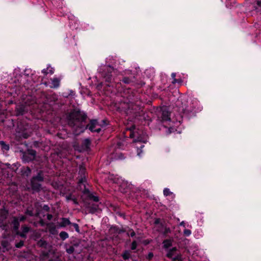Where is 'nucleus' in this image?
<instances>
[{
	"label": "nucleus",
	"mask_w": 261,
	"mask_h": 261,
	"mask_svg": "<svg viewBox=\"0 0 261 261\" xmlns=\"http://www.w3.org/2000/svg\"><path fill=\"white\" fill-rule=\"evenodd\" d=\"M12 224L13 225V229L15 231H18L20 226L18 218L16 217H14L13 218Z\"/></svg>",
	"instance_id": "obj_11"
},
{
	"label": "nucleus",
	"mask_w": 261,
	"mask_h": 261,
	"mask_svg": "<svg viewBox=\"0 0 261 261\" xmlns=\"http://www.w3.org/2000/svg\"><path fill=\"white\" fill-rule=\"evenodd\" d=\"M44 175L42 171H39L37 174L33 176L30 180L31 189L34 192H39L42 190L41 182L44 181Z\"/></svg>",
	"instance_id": "obj_2"
},
{
	"label": "nucleus",
	"mask_w": 261,
	"mask_h": 261,
	"mask_svg": "<svg viewBox=\"0 0 261 261\" xmlns=\"http://www.w3.org/2000/svg\"><path fill=\"white\" fill-rule=\"evenodd\" d=\"M130 256V254L128 251H125L122 254V258L125 260L129 258Z\"/></svg>",
	"instance_id": "obj_26"
},
{
	"label": "nucleus",
	"mask_w": 261,
	"mask_h": 261,
	"mask_svg": "<svg viewBox=\"0 0 261 261\" xmlns=\"http://www.w3.org/2000/svg\"><path fill=\"white\" fill-rule=\"evenodd\" d=\"M64 248L66 250V252L69 254H72L74 251V246L72 245H69L68 244H65L64 245Z\"/></svg>",
	"instance_id": "obj_15"
},
{
	"label": "nucleus",
	"mask_w": 261,
	"mask_h": 261,
	"mask_svg": "<svg viewBox=\"0 0 261 261\" xmlns=\"http://www.w3.org/2000/svg\"><path fill=\"white\" fill-rule=\"evenodd\" d=\"M60 80L58 78H53L51 79L52 86H50L53 88H57L60 86Z\"/></svg>",
	"instance_id": "obj_14"
},
{
	"label": "nucleus",
	"mask_w": 261,
	"mask_h": 261,
	"mask_svg": "<svg viewBox=\"0 0 261 261\" xmlns=\"http://www.w3.org/2000/svg\"><path fill=\"white\" fill-rule=\"evenodd\" d=\"M91 141L89 139H85L82 143V147L84 149H88L90 148Z\"/></svg>",
	"instance_id": "obj_17"
},
{
	"label": "nucleus",
	"mask_w": 261,
	"mask_h": 261,
	"mask_svg": "<svg viewBox=\"0 0 261 261\" xmlns=\"http://www.w3.org/2000/svg\"><path fill=\"white\" fill-rule=\"evenodd\" d=\"M173 259V260L174 261H175V260H178V261H182L181 260V256L180 255H177L174 257L173 256V257L172 258Z\"/></svg>",
	"instance_id": "obj_37"
},
{
	"label": "nucleus",
	"mask_w": 261,
	"mask_h": 261,
	"mask_svg": "<svg viewBox=\"0 0 261 261\" xmlns=\"http://www.w3.org/2000/svg\"><path fill=\"white\" fill-rule=\"evenodd\" d=\"M163 193L165 196H170L173 194V193L171 192L168 188H165L163 191Z\"/></svg>",
	"instance_id": "obj_27"
},
{
	"label": "nucleus",
	"mask_w": 261,
	"mask_h": 261,
	"mask_svg": "<svg viewBox=\"0 0 261 261\" xmlns=\"http://www.w3.org/2000/svg\"><path fill=\"white\" fill-rule=\"evenodd\" d=\"M48 256H49L48 252H43L40 255V259L41 260H43V259H45V258H48Z\"/></svg>",
	"instance_id": "obj_29"
},
{
	"label": "nucleus",
	"mask_w": 261,
	"mask_h": 261,
	"mask_svg": "<svg viewBox=\"0 0 261 261\" xmlns=\"http://www.w3.org/2000/svg\"><path fill=\"white\" fill-rule=\"evenodd\" d=\"M257 5H258L259 6H261V2H260V1H257Z\"/></svg>",
	"instance_id": "obj_52"
},
{
	"label": "nucleus",
	"mask_w": 261,
	"mask_h": 261,
	"mask_svg": "<svg viewBox=\"0 0 261 261\" xmlns=\"http://www.w3.org/2000/svg\"><path fill=\"white\" fill-rule=\"evenodd\" d=\"M70 224H71V223L68 218H63L61 219L60 225L62 227H64Z\"/></svg>",
	"instance_id": "obj_16"
},
{
	"label": "nucleus",
	"mask_w": 261,
	"mask_h": 261,
	"mask_svg": "<svg viewBox=\"0 0 261 261\" xmlns=\"http://www.w3.org/2000/svg\"><path fill=\"white\" fill-rule=\"evenodd\" d=\"M163 244L165 248H168L172 245L171 241L169 240H166L164 241Z\"/></svg>",
	"instance_id": "obj_24"
},
{
	"label": "nucleus",
	"mask_w": 261,
	"mask_h": 261,
	"mask_svg": "<svg viewBox=\"0 0 261 261\" xmlns=\"http://www.w3.org/2000/svg\"><path fill=\"white\" fill-rule=\"evenodd\" d=\"M54 69L50 66V68L48 69V73L52 74L54 73Z\"/></svg>",
	"instance_id": "obj_47"
},
{
	"label": "nucleus",
	"mask_w": 261,
	"mask_h": 261,
	"mask_svg": "<svg viewBox=\"0 0 261 261\" xmlns=\"http://www.w3.org/2000/svg\"><path fill=\"white\" fill-rule=\"evenodd\" d=\"M176 76V73H172L171 74V77L173 79V82L172 83L175 84L176 83V79H175Z\"/></svg>",
	"instance_id": "obj_40"
},
{
	"label": "nucleus",
	"mask_w": 261,
	"mask_h": 261,
	"mask_svg": "<svg viewBox=\"0 0 261 261\" xmlns=\"http://www.w3.org/2000/svg\"><path fill=\"white\" fill-rule=\"evenodd\" d=\"M48 231L50 233L53 235L56 234L57 233V230L55 226L49 228Z\"/></svg>",
	"instance_id": "obj_28"
},
{
	"label": "nucleus",
	"mask_w": 261,
	"mask_h": 261,
	"mask_svg": "<svg viewBox=\"0 0 261 261\" xmlns=\"http://www.w3.org/2000/svg\"><path fill=\"white\" fill-rule=\"evenodd\" d=\"M197 103V102L196 100L191 101L189 105L185 107L186 108L184 110V112L189 113L193 111L194 109V108H196ZM182 108H184V107L182 106Z\"/></svg>",
	"instance_id": "obj_7"
},
{
	"label": "nucleus",
	"mask_w": 261,
	"mask_h": 261,
	"mask_svg": "<svg viewBox=\"0 0 261 261\" xmlns=\"http://www.w3.org/2000/svg\"><path fill=\"white\" fill-rule=\"evenodd\" d=\"M22 231L26 234L30 231V227L26 225H22L21 227Z\"/></svg>",
	"instance_id": "obj_30"
},
{
	"label": "nucleus",
	"mask_w": 261,
	"mask_h": 261,
	"mask_svg": "<svg viewBox=\"0 0 261 261\" xmlns=\"http://www.w3.org/2000/svg\"><path fill=\"white\" fill-rule=\"evenodd\" d=\"M80 244V242L77 241V242H74L72 246H74V248L75 247H78L79 246Z\"/></svg>",
	"instance_id": "obj_45"
},
{
	"label": "nucleus",
	"mask_w": 261,
	"mask_h": 261,
	"mask_svg": "<svg viewBox=\"0 0 261 261\" xmlns=\"http://www.w3.org/2000/svg\"><path fill=\"white\" fill-rule=\"evenodd\" d=\"M72 201H73V202L74 204H75V205L79 204V202H78L76 198L75 197L72 199Z\"/></svg>",
	"instance_id": "obj_48"
},
{
	"label": "nucleus",
	"mask_w": 261,
	"mask_h": 261,
	"mask_svg": "<svg viewBox=\"0 0 261 261\" xmlns=\"http://www.w3.org/2000/svg\"><path fill=\"white\" fill-rule=\"evenodd\" d=\"M153 256V253L152 252H149L148 254V256H147V258L149 259H150L152 258V257Z\"/></svg>",
	"instance_id": "obj_46"
},
{
	"label": "nucleus",
	"mask_w": 261,
	"mask_h": 261,
	"mask_svg": "<svg viewBox=\"0 0 261 261\" xmlns=\"http://www.w3.org/2000/svg\"><path fill=\"white\" fill-rule=\"evenodd\" d=\"M18 219L19 222L24 221L26 219V217L24 216H21L18 218Z\"/></svg>",
	"instance_id": "obj_42"
},
{
	"label": "nucleus",
	"mask_w": 261,
	"mask_h": 261,
	"mask_svg": "<svg viewBox=\"0 0 261 261\" xmlns=\"http://www.w3.org/2000/svg\"><path fill=\"white\" fill-rule=\"evenodd\" d=\"M129 232H127V235L130 236L131 237H133L135 236V232L133 229H130L129 230Z\"/></svg>",
	"instance_id": "obj_38"
},
{
	"label": "nucleus",
	"mask_w": 261,
	"mask_h": 261,
	"mask_svg": "<svg viewBox=\"0 0 261 261\" xmlns=\"http://www.w3.org/2000/svg\"><path fill=\"white\" fill-rule=\"evenodd\" d=\"M170 113L166 109H163L161 113V120L162 121H170Z\"/></svg>",
	"instance_id": "obj_8"
},
{
	"label": "nucleus",
	"mask_w": 261,
	"mask_h": 261,
	"mask_svg": "<svg viewBox=\"0 0 261 261\" xmlns=\"http://www.w3.org/2000/svg\"><path fill=\"white\" fill-rule=\"evenodd\" d=\"M89 197H90V199H92V200H93L95 202H98L99 201V198L98 196H94V195L91 194L89 196Z\"/></svg>",
	"instance_id": "obj_31"
},
{
	"label": "nucleus",
	"mask_w": 261,
	"mask_h": 261,
	"mask_svg": "<svg viewBox=\"0 0 261 261\" xmlns=\"http://www.w3.org/2000/svg\"><path fill=\"white\" fill-rule=\"evenodd\" d=\"M24 112V107L23 106H19L16 109V113L17 115H22Z\"/></svg>",
	"instance_id": "obj_20"
},
{
	"label": "nucleus",
	"mask_w": 261,
	"mask_h": 261,
	"mask_svg": "<svg viewBox=\"0 0 261 261\" xmlns=\"http://www.w3.org/2000/svg\"><path fill=\"white\" fill-rule=\"evenodd\" d=\"M184 234L186 236H190L191 234V231L190 230H189V229H186L184 231Z\"/></svg>",
	"instance_id": "obj_36"
},
{
	"label": "nucleus",
	"mask_w": 261,
	"mask_h": 261,
	"mask_svg": "<svg viewBox=\"0 0 261 261\" xmlns=\"http://www.w3.org/2000/svg\"><path fill=\"white\" fill-rule=\"evenodd\" d=\"M36 151L34 150H29L23 155V160L25 162H29L35 158Z\"/></svg>",
	"instance_id": "obj_6"
},
{
	"label": "nucleus",
	"mask_w": 261,
	"mask_h": 261,
	"mask_svg": "<svg viewBox=\"0 0 261 261\" xmlns=\"http://www.w3.org/2000/svg\"><path fill=\"white\" fill-rule=\"evenodd\" d=\"M8 215V211L5 209L0 210V222H3L6 219Z\"/></svg>",
	"instance_id": "obj_12"
},
{
	"label": "nucleus",
	"mask_w": 261,
	"mask_h": 261,
	"mask_svg": "<svg viewBox=\"0 0 261 261\" xmlns=\"http://www.w3.org/2000/svg\"><path fill=\"white\" fill-rule=\"evenodd\" d=\"M79 174L81 175V177L78 181L79 186L81 187L83 185L85 188V183L86 182V178L85 176V169L84 168H81L79 171ZM89 192L88 189L85 188L84 192L85 193H88Z\"/></svg>",
	"instance_id": "obj_4"
},
{
	"label": "nucleus",
	"mask_w": 261,
	"mask_h": 261,
	"mask_svg": "<svg viewBox=\"0 0 261 261\" xmlns=\"http://www.w3.org/2000/svg\"><path fill=\"white\" fill-rule=\"evenodd\" d=\"M152 69H147V70H146V72H149V71H152Z\"/></svg>",
	"instance_id": "obj_53"
},
{
	"label": "nucleus",
	"mask_w": 261,
	"mask_h": 261,
	"mask_svg": "<svg viewBox=\"0 0 261 261\" xmlns=\"http://www.w3.org/2000/svg\"><path fill=\"white\" fill-rule=\"evenodd\" d=\"M176 250V248L175 247L173 248L172 249H170L167 254V256L169 258H172L174 255V252Z\"/></svg>",
	"instance_id": "obj_25"
},
{
	"label": "nucleus",
	"mask_w": 261,
	"mask_h": 261,
	"mask_svg": "<svg viewBox=\"0 0 261 261\" xmlns=\"http://www.w3.org/2000/svg\"><path fill=\"white\" fill-rule=\"evenodd\" d=\"M110 158L112 160H122L124 158L121 153L117 152L111 153Z\"/></svg>",
	"instance_id": "obj_9"
},
{
	"label": "nucleus",
	"mask_w": 261,
	"mask_h": 261,
	"mask_svg": "<svg viewBox=\"0 0 261 261\" xmlns=\"http://www.w3.org/2000/svg\"><path fill=\"white\" fill-rule=\"evenodd\" d=\"M43 210H44L46 212H48L50 210V208L47 205H44L43 206Z\"/></svg>",
	"instance_id": "obj_43"
},
{
	"label": "nucleus",
	"mask_w": 261,
	"mask_h": 261,
	"mask_svg": "<svg viewBox=\"0 0 261 261\" xmlns=\"http://www.w3.org/2000/svg\"><path fill=\"white\" fill-rule=\"evenodd\" d=\"M145 141L143 140L141 138L138 137L134 141V146L137 148V154L140 155L142 153V149L144 147V145L142 144L145 143Z\"/></svg>",
	"instance_id": "obj_5"
},
{
	"label": "nucleus",
	"mask_w": 261,
	"mask_h": 261,
	"mask_svg": "<svg viewBox=\"0 0 261 261\" xmlns=\"http://www.w3.org/2000/svg\"><path fill=\"white\" fill-rule=\"evenodd\" d=\"M25 213L30 216H35L36 217H39V212H37L35 214H34V208L32 206H28L26 210V211Z\"/></svg>",
	"instance_id": "obj_10"
},
{
	"label": "nucleus",
	"mask_w": 261,
	"mask_h": 261,
	"mask_svg": "<svg viewBox=\"0 0 261 261\" xmlns=\"http://www.w3.org/2000/svg\"><path fill=\"white\" fill-rule=\"evenodd\" d=\"M88 208L89 210V213L91 214H94L96 213L98 209V205L97 204H89Z\"/></svg>",
	"instance_id": "obj_13"
},
{
	"label": "nucleus",
	"mask_w": 261,
	"mask_h": 261,
	"mask_svg": "<svg viewBox=\"0 0 261 261\" xmlns=\"http://www.w3.org/2000/svg\"><path fill=\"white\" fill-rule=\"evenodd\" d=\"M21 172H22V174L23 176L28 177L31 175V169L29 167H24L22 169Z\"/></svg>",
	"instance_id": "obj_18"
},
{
	"label": "nucleus",
	"mask_w": 261,
	"mask_h": 261,
	"mask_svg": "<svg viewBox=\"0 0 261 261\" xmlns=\"http://www.w3.org/2000/svg\"><path fill=\"white\" fill-rule=\"evenodd\" d=\"M0 145L1 147V149L3 151H8L9 150V145L8 144H7L4 141H0Z\"/></svg>",
	"instance_id": "obj_21"
},
{
	"label": "nucleus",
	"mask_w": 261,
	"mask_h": 261,
	"mask_svg": "<svg viewBox=\"0 0 261 261\" xmlns=\"http://www.w3.org/2000/svg\"><path fill=\"white\" fill-rule=\"evenodd\" d=\"M17 234L19 235L22 238H26V233L21 231V232H19L18 231H17V233H16Z\"/></svg>",
	"instance_id": "obj_39"
},
{
	"label": "nucleus",
	"mask_w": 261,
	"mask_h": 261,
	"mask_svg": "<svg viewBox=\"0 0 261 261\" xmlns=\"http://www.w3.org/2000/svg\"><path fill=\"white\" fill-rule=\"evenodd\" d=\"M29 136V135L28 134H24L23 135V138H28Z\"/></svg>",
	"instance_id": "obj_50"
},
{
	"label": "nucleus",
	"mask_w": 261,
	"mask_h": 261,
	"mask_svg": "<svg viewBox=\"0 0 261 261\" xmlns=\"http://www.w3.org/2000/svg\"><path fill=\"white\" fill-rule=\"evenodd\" d=\"M129 137L130 138H133L134 137V134L133 133H130V135H129Z\"/></svg>",
	"instance_id": "obj_51"
},
{
	"label": "nucleus",
	"mask_w": 261,
	"mask_h": 261,
	"mask_svg": "<svg viewBox=\"0 0 261 261\" xmlns=\"http://www.w3.org/2000/svg\"><path fill=\"white\" fill-rule=\"evenodd\" d=\"M87 119L86 114L80 110H74L68 116V124L75 130L74 134H79L83 132L85 128H88L92 132L99 133L101 130L100 125L96 119L91 120L89 124H85Z\"/></svg>",
	"instance_id": "obj_1"
},
{
	"label": "nucleus",
	"mask_w": 261,
	"mask_h": 261,
	"mask_svg": "<svg viewBox=\"0 0 261 261\" xmlns=\"http://www.w3.org/2000/svg\"><path fill=\"white\" fill-rule=\"evenodd\" d=\"M134 76L131 77L125 76L122 79V81L125 84H128L132 82H133L134 81Z\"/></svg>",
	"instance_id": "obj_19"
},
{
	"label": "nucleus",
	"mask_w": 261,
	"mask_h": 261,
	"mask_svg": "<svg viewBox=\"0 0 261 261\" xmlns=\"http://www.w3.org/2000/svg\"><path fill=\"white\" fill-rule=\"evenodd\" d=\"M115 69L111 66L105 65L100 69L101 76L108 83H111L113 80L112 72H114Z\"/></svg>",
	"instance_id": "obj_3"
},
{
	"label": "nucleus",
	"mask_w": 261,
	"mask_h": 261,
	"mask_svg": "<svg viewBox=\"0 0 261 261\" xmlns=\"http://www.w3.org/2000/svg\"><path fill=\"white\" fill-rule=\"evenodd\" d=\"M50 68V65H48L46 69H44L42 70V72L44 73L45 75H47L48 72V69Z\"/></svg>",
	"instance_id": "obj_41"
},
{
	"label": "nucleus",
	"mask_w": 261,
	"mask_h": 261,
	"mask_svg": "<svg viewBox=\"0 0 261 261\" xmlns=\"http://www.w3.org/2000/svg\"><path fill=\"white\" fill-rule=\"evenodd\" d=\"M59 236L61 238V240H62L63 241L66 240V239H67L68 237H69V235L68 234L67 232H66V231H61L60 234H59Z\"/></svg>",
	"instance_id": "obj_23"
},
{
	"label": "nucleus",
	"mask_w": 261,
	"mask_h": 261,
	"mask_svg": "<svg viewBox=\"0 0 261 261\" xmlns=\"http://www.w3.org/2000/svg\"><path fill=\"white\" fill-rule=\"evenodd\" d=\"M66 199L67 201H69L70 200H72V199L74 197V196H73L72 194H70L68 195H66Z\"/></svg>",
	"instance_id": "obj_34"
},
{
	"label": "nucleus",
	"mask_w": 261,
	"mask_h": 261,
	"mask_svg": "<svg viewBox=\"0 0 261 261\" xmlns=\"http://www.w3.org/2000/svg\"><path fill=\"white\" fill-rule=\"evenodd\" d=\"M39 223L42 226H44L45 225V223L42 219H40V220L39 221Z\"/></svg>",
	"instance_id": "obj_44"
},
{
	"label": "nucleus",
	"mask_w": 261,
	"mask_h": 261,
	"mask_svg": "<svg viewBox=\"0 0 261 261\" xmlns=\"http://www.w3.org/2000/svg\"><path fill=\"white\" fill-rule=\"evenodd\" d=\"M23 245H24V242L23 241H20L15 244V247L16 248H21L22 246H23Z\"/></svg>",
	"instance_id": "obj_32"
},
{
	"label": "nucleus",
	"mask_w": 261,
	"mask_h": 261,
	"mask_svg": "<svg viewBox=\"0 0 261 261\" xmlns=\"http://www.w3.org/2000/svg\"><path fill=\"white\" fill-rule=\"evenodd\" d=\"M71 225L74 227L75 230L76 231L79 232H80V229L79 225L76 223H71Z\"/></svg>",
	"instance_id": "obj_35"
},
{
	"label": "nucleus",
	"mask_w": 261,
	"mask_h": 261,
	"mask_svg": "<svg viewBox=\"0 0 261 261\" xmlns=\"http://www.w3.org/2000/svg\"><path fill=\"white\" fill-rule=\"evenodd\" d=\"M38 245L41 247H44L47 248L48 246V243L46 241L40 240L37 243Z\"/></svg>",
	"instance_id": "obj_22"
},
{
	"label": "nucleus",
	"mask_w": 261,
	"mask_h": 261,
	"mask_svg": "<svg viewBox=\"0 0 261 261\" xmlns=\"http://www.w3.org/2000/svg\"><path fill=\"white\" fill-rule=\"evenodd\" d=\"M53 216L51 214H47V219L48 220H51L53 218Z\"/></svg>",
	"instance_id": "obj_49"
},
{
	"label": "nucleus",
	"mask_w": 261,
	"mask_h": 261,
	"mask_svg": "<svg viewBox=\"0 0 261 261\" xmlns=\"http://www.w3.org/2000/svg\"><path fill=\"white\" fill-rule=\"evenodd\" d=\"M137 247V243L136 241H134L131 245V249L132 250H135Z\"/></svg>",
	"instance_id": "obj_33"
}]
</instances>
